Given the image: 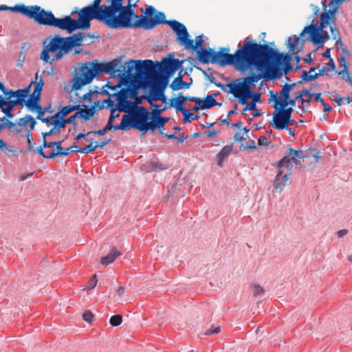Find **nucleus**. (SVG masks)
Segmentation results:
<instances>
[{
  "mask_svg": "<svg viewBox=\"0 0 352 352\" xmlns=\"http://www.w3.org/2000/svg\"><path fill=\"white\" fill-rule=\"evenodd\" d=\"M122 0H94L91 3L79 9L75 8L71 14H78L77 19L65 16V22H131L133 15L130 5L122 6Z\"/></svg>",
  "mask_w": 352,
  "mask_h": 352,
  "instance_id": "nucleus-1",
  "label": "nucleus"
},
{
  "mask_svg": "<svg viewBox=\"0 0 352 352\" xmlns=\"http://www.w3.org/2000/svg\"><path fill=\"white\" fill-rule=\"evenodd\" d=\"M256 44L257 43L247 37L242 47L239 43L238 49L233 54H229V47H220L219 51L213 50L212 64H218L221 67L233 65L243 72L248 69H252Z\"/></svg>",
  "mask_w": 352,
  "mask_h": 352,
  "instance_id": "nucleus-2",
  "label": "nucleus"
},
{
  "mask_svg": "<svg viewBox=\"0 0 352 352\" xmlns=\"http://www.w3.org/2000/svg\"><path fill=\"white\" fill-rule=\"evenodd\" d=\"M120 63L119 58H115L107 63H100L98 60H94L91 62L83 63L80 67L81 73H76L72 80V91L80 90L84 85L91 83L94 78L102 74H109L112 77L117 74L121 79L126 76V74L131 76V73L129 74L127 70L126 71L125 67L123 66L122 70L118 69Z\"/></svg>",
  "mask_w": 352,
  "mask_h": 352,
  "instance_id": "nucleus-3",
  "label": "nucleus"
},
{
  "mask_svg": "<svg viewBox=\"0 0 352 352\" xmlns=\"http://www.w3.org/2000/svg\"><path fill=\"white\" fill-rule=\"evenodd\" d=\"M291 59L289 53L280 52L268 43H257L254 67L256 71L264 72L270 63H277L282 67L284 74H286L292 69Z\"/></svg>",
  "mask_w": 352,
  "mask_h": 352,
  "instance_id": "nucleus-4",
  "label": "nucleus"
},
{
  "mask_svg": "<svg viewBox=\"0 0 352 352\" xmlns=\"http://www.w3.org/2000/svg\"><path fill=\"white\" fill-rule=\"evenodd\" d=\"M127 67V72L130 74L133 70L135 69L138 73H156L159 72L160 75L166 78H170L175 74V71L166 65L162 64L157 60H133L131 59L125 63Z\"/></svg>",
  "mask_w": 352,
  "mask_h": 352,
  "instance_id": "nucleus-5",
  "label": "nucleus"
},
{
  "mask_svg": "<svg viewBox=\"0 0 352 352\" xmlns=\"http://www.w3.org/2000/svg\"><path fill=\"white\" fill-rule=\"evenodd\" d=\"M96 111V107H85V111H76L73 115L69 117L67 119H65V116L59 115L57 116V112L55 113L56 120H52L50 122V125H55L60 131V129L65 127L67 124H72L76 125V119L80 118L85 121L89 120L95 114Z\"/></svg>",
  "mask_w": 352,
  "mask_h": 352,
  "instance_id": "nucleus-6",
  "label": "nucleus"
},
{
  "mask_svg": "<svg viewBox=\"0 0 352 352\" xmlns=\"http://www.w3.org/2000/svg\"><path fill=\"white\" fill-rule=\"evenodd\" d=\"M20 11V14L27 16L30 19H33L34 22H52L54 19V14L52 11L45 10L41 6H25L16 8Z\"/></svg>",
  "mask_w": 352,
  "mask_h": 352,
  "instance_id": "nucleus-7",
  "label": "nucleus"
},
{
  "mask_svg": "<svg viewBox=\"0 0 352 352\" xmlns=\"http://www.w3.org/2000/svg\"><path fill=\"white\" fill-rule=\"evenodd\" d=\"M318 23H310L304 28L300 34V36L303 37L306 34H308V38L306 40H309L314 44H320L324 38H329V34L327 32L324 31V28H328V25L331 23H320L319 26H317Z\"/></svg>",
  "mask_w": 352,
  "mask_h": 352,
  "instance_id": "nucleus-8",
  "label": "nucleus"
},
{
  "mask_svg": "<svg viewBox=\"0 0 352 352\" xmlns=\"http://www.w3.org/2000/svg\"><path fill=\"white\" fill-rule=\"evenodd\" d=\"M304 157L302 150L290 148L285 151L284 157L278 162L277 167L278 168H285L287 170L292 172L293 164L298 165L301 160H303Z\"/></svg>",
  "mask_w": 352,
  "mask_h": 352,
  "instance_id": "nucleus-9",
  "label": "nucleus"
},
{
  "mask_svg": "<svg viewBox=\"0 0 352 352\" xmlns=\"http://www.w3.org/2000/svg\"><path fill=\"white\" fill-rule=\"evenodd\" d=\"M116 109L120 112L128 113L129 114H134L143 116L148 110L143 106L137 105V103L129 100L117 102Z\"/></svg>",
  "mask_w": 352,
  "mask_h": 352,
  "instance_id": "nucleus-10",
  "label": "nucleus"
},
{
  "mask_svg": "<svg viewBox=\"0 0 352 352\" xmlns=\"http://www.w3.org/2000/svg\"><path fill=\"white\" fill-rule=\"evenodd\" d=\"M30 91V85L17 90L8 89L6 96H10L17 105L27 107V101Z\"/></svg>",
  "mask_w": 352,
  "mask_h": 352,
  "instance_id": "nucleus-11",
  "label": "nucleus"
},
{
  "mask_svg": "<svg viewBox=\"0 0 352 352\" xmlns=\"http://www.w3.org/2000/svg\"><path fill=\"white\" fill-rule=\"evenodd\" d=\"M138 95V89L129 85L122 87L120 90L113 93L111 96H116L117 102L127 100L128 98L136 99Z\"/></svg>",
  "mask_w": 352,
  "mask_h": 352,
  "instance_id": "nucleus-12",
  "label": "nucleus"
},
{
  "mask_svg": "<svg viewBox=\"0 0 352 352\" xmlns=\"http://www.w3.org/2000/svg\"><path fill=\"white\" fill-rule=\"evenodd\" d=\"M147 74L150 76L153 91L164 93L169 82L168 78L163 77L159 72Z\"/></svg>",
  "mask_w": 352,
  "mask_h": 352,
  "instance_id": "nucleus-13",
  "label": "nucleus"
},
{
  "mask_svg": "<svg viewBox=\"0 0 352 352\" xmlns=\"http://www.w3.org/2000/svg\"><path fill=\"white\" fill-rule=\"evenodd\" d=\"M144 11L149 22H178L177 20H167L165 14L163 12H160L156 8L151 5H145Z\"/></svg>",
  "mask_w": 352,
  "mask_h": 352,
  "instance_id": "nucleus-14",
  "label": "nucleus"
},
{
  "mask_svg": "<svg viewBox=\"0 0 352 352\" xmlns=\"http://www.w3.org/2000/svg\"><path fill=\"white\" fill-rule=\"evenodd\" d=\"M187 74L186 71H184L183 69H182L176 78L172 81V82L169 85V87L172 89L173 91H176L180 89H189L191 84L192 80L190 82H187L184 81V76Z\"/></svg>",
  "mask_w": 352,
  "mask_h": 352,
  "instance_id": "nucleus-15",
  "label": "nucleus"
},
{
  "mask_svg": "<svg viewBox=\"0 0 352 352\" xmlns=\"http://www.w3.org/2000/svg\"><path fill=\"white\" fill-rule=\"evenodd\" d=\"M252 90L248 89L238 86H235L231 91H228V94H232L241 104H245L248 99L250 98Z\"/></svg>",
  "mask_w": 352,
  "mask_h": 352,
  "instance_id": "nucleus-16",
  "label": "nucleus"
},
{
  "mask_svg": "<svg viewBox=\"0 0 352 352\" xmlns=\"http://www.w3.org/2000/svg\"><path fill=\"white\" fill-rule=\"evenodd\" d=\"M270 93L271 98L269 100V102H274V108L280 105L282 102L287 100L290 96L289 87L286 86L285 84L283 85L282 89L279 91L278 94H274L273 91H270Z\"/></svg>",
  "mask_w": 352,
  "mask_h": 352,
  "instance_id": "nucleus-17",
  "label": "nucleus"
},
{
  "mask_svg": "<svg viewBox=\"0 0 352 352\" xmlns=\"http://www.w3.org/2000/svg\"><path fill=\"white\" fill-rule=\"evenodd\" d=\"M109 28H144L145 30H152L159 23H105Z\"/></svg>",
  "mask_w": 352,
  "mask_h": 352,
  "instance_id": "nucleus-18",
  "label": "nucleus"
},
{
  "mask_svg": "<svg viewBox=\"0 0 352 352\" xmlns=\"http://www.w3.org/2000/svg\"><path fill=\"white\" fill-rule=\"evenodd\" d=\"M139 116L134 114H124L122 116L120 124L116 126L118 130L129 131L135 127Z\"/></svg>",
  "mask_w": 352,
  "mask_h": 352,
  "instance_id": "nucleus-19",
  "label": "nucleus"
},
{
  "mask_svg": "<svg viewBox=\"0 0 352 352\" xmlns=\"http://www.w3.org/2000/svg\"><path fill=\"white\" fill-rule=\"evenodd\" d=\"M274 109L275 111L273 113V118L270 122V124L276 130H283L286 129L287 116H285L280 110H278V107Z\"/></svg>",
  "mask_w": 352,
  "mask_h": 352,
  "instance_id": "nucleus-20",
  "label": "nucleus"
},
{
  "mask_svg": "<svg viewBox=\"0 0 352 352\" xmlns=\"http://www.w3.org/2000/svg\"><path fill=\"white\" fill-rule=\"evenodd\" d=\"M291 171L287 170L284 173L283 168H278V172L275 177L274 186L276 188V192H280L283 187L287 185L289 176L291 175Z\"/></svg>",
  "mask_w": 352,
  "mask_h": 352,
  "instance_id": "nucleus-21",
  "label": "nucleus"
},
{
  "mask_svg": "<svg viewBox=\"0 0 352 352\" xmlns=\"http://www.w3.org/2000/svg\"><path fill=\"white\" fill-rule=\"evenodd\" d=\"M333 0H331L330 2L329 3V9L327 10V5H326V2H327V0H324L323 2H322V7H323V9H324V12H322L320 14V22H322V15L324 13V12H329L331 9V3L333 1ZM310 9H311V15H310L309 17H308V20L309 21V22H319L318 21V14L320 12V8L319 7L316 6H314V5H311L310 6Z\"/></svg>",
  "mask_w": 352,
  "mask_h": 352,
  "instance_id": "nucleus-22",
  "label": "nucleus"
},
{
  "mask_svg": "<svg viewBox=\"0 0 352 352\" xmlns=\"http://www.w3.org/2000/svg\"><path fill=\"white\" fill-rule=\"evenodd\" d=\"M266 70L269 71V74L265 77L267 80H274L280 78L284 74L282 67L277 65V63H270L267 65Z\"/></svg>",
  "mask_w": 352,
  "mask_h": 352,
  "instance_id": "nucleus-23",
  "label": "nucleus"
},
{
  "mask_svg": "<svg viewBox=\"0 0 352 352\" xmlns=\"http://www.w3.org/2000/svg\"><path fill=\"white\" fill-rule=\"evenodd\" d=\"M197 60L204 64H212V59L213 55V49L210 47L201 48L197 50Z\"/></svg>",
  "mask_w": 352,
  "mask_h": 352,
  "instance_id": "nucleus-24",
  "label": "nucleus"
},
{
  "mask_svg": "<svg viewBox=\"0 0 352 352\" xmlns=\"http://www.w3.org/2000/svg\"><path fill=\"white\" fill-rule=\"evenodd\" d=\"M133 1V0H130L129 1V0H122V2L123 6H127L130 5L131 7V9L133 10V15L132 16L130 21L131 22H149L148 16L145 13L144 8H140V11L143 13L142 15L138 16L135 14V10H134V7H135V4L132 3Z\"/></svg>",
  "mask_w": 352,
  "mask_h": 352,
  "instance_id": "nucleus-25",
  "label": "nucleus"
},
{
  "mask_svg": "<svg viewBox=\"0 0 352 352\" xmlns=\"http://www.w3.org/2000/svg\"><path fill=\"white\" fill-rule=\"evenodd\" d=\"M184 62V60H180L178 58H174L173 54H170L168 57L162 59V64L175 71H177L182 67Z\"/></svg>",
  "mask_w": 352,
  "mask_h": 352,
  "instance_id": "nucleus-26",
  "label": "nucleus"
},
{
  "mask_svg": "<svg viewBox=\"0 0 352 352\" xmlns=\"http://www.w3.org/2000/svg\"><path fill=\"white\" fill-rule=\"evenodd\" d=\"M169 25L177 34V41L180 42L186 37H189L187 28L184 23H166Z\"/></svg>",
  "mask_w": 352,
  "mask_h": 352,
  "instance_id": "nucleus-27",
  "label": "nucleus"
},
{
  "mask_svg": "<svg viewBox=\"0 0 352 352\" xmlns=\"http://www.w3.org/2000/svg\"><path fill=\"white\" fill-rule=\"evenodd\" d=\"M150 113L148 111L145 112L142 117L139 116L138 119L135 124L134 129L140 131V132H143V134H146L148 131V126L146 122L150 120Z\"/></svg>",
  "mask_w": 352,
  "mask_h": 352,
  "instance_id": "nucleus-28",
  "label": "nucleus"
},
{
  "mask_svg": "<svg viewBox=\"0 0 352 352\" xmlns=\"http://www.w3.org/2000/svg\"><path fill=\"white\" fill-rule=\"evenodd\" d=\"M233 148V144L226 145L222 148V149L217 154L216 160L217 164L219 167L223 166V160L227 158L232 153Z\"/></svg>",
  "mask_w": 352,
  "mask_h": 352,
  "instance_id": "nucleus-29",
  "label": "nucleus"
},
{
  "mask_svg": "<svg viewBox=\"0 0 352 352\" xmlns=\"http://www.w3.org/2000/svg\"><path fill=\"white\" fill-rule=\"evenodd\" d=\"M85 107H96L95 105H85V104H74V105H68L63 107L60 111L57 112V116H67L70 113L74 111H85Z\"/></svg>",
  "mask_w": 352,
  "mask_h": 352,
  "instance_id": "nucleus-30",
  "label": "nucleus"
},
{
  "mask_svg": "<svg viewBox=\"0 0 352 352\" xmlns=\"http://www.w3.org/2000/svg\"><path fill=\"white\" fill-rule=\"evenodd\" d=\"M120 255L121 253L114 248L107 256L101 258V264L104 266H107L108 265L112 263L116 260V258Z\"/></svg>",
  "mask_w": 352,
  "mask_h": 352,
  "instance_id": "nucleus-31",
  "label": "nucleus"
},
{
  "mask_svg": "<svg viewBox=\"0 0 352 352\" xmlns=\"http://www.w3.org/2000/svg\"><path fill=\"white\" fill-rule=\"evenodd\" d=\"M16 106L17 104L10 96L0 95V108L8 109L12 111Z\"/></svg>",
  "mask_w": 352,
  "mask_h": 352,
  "instance_id": "nucleus-32",
  "label": "nucleus"
},
{
  "mask_svg": "<svg viewBox=\"0 0 352 352\" xmlns=\"http://www.w3.org/2000/svg\"><path fill=\"white\" fill-rule=\"evenodd\" d=\"M39 24L57 27L61 30H66L68 34H71L74 31L78 30L77 25H72L73 23H39Z\"/></svg>",
  "mask_w": 352,
  "mask_h": 352,
  "instance_id": "nucleus-33",
  "label": "nucleus"
},
{
  "mask_svg": "<svg viewBox=\"0 0 352 352\" xmlns=\"http://www.w3.org/2000/svg\"><path fill=\"white\" fill-rule=\"evenodd\" d=\"M41 101V96L30 94L28 96V101H27V109L30 111L34 108L40 105Z\"/></svg>",
  "mask_w": 352,
  "mask_h": 352,
  "instance_id": "nucleus-34",
  "label": "nucleus"
},
{
  "mask_svg": "<svg viewBox=\"0 0 352 352\" xmlns=\"http://www.w3.org/2000/svg\"><path fill=\"white\" fill-rule=\"evenodd\" d=\"M60 36L57 35L50 41L48 45H45L50 52H56L58 50H60Z\"/></svg>",
  "mask_w": 352,
  "mask_h": 352,
  "instance_id": "nucleus-35",
  "label": "nucleus"
},
{
  "mask_svg": "<svg viewBox=\"0 0 352 352\" xmlns=\"http://www.w3.org/2000/svg\"><path fill=\"white\" fill-rule=\"evenodd\" d=\"M148 103L151 104L152 108L151 116L152 119H155V118L161 116V113L166 110V107H164L163 109H160L158 104H154L153 103V99L151 97H148L146 98Z\"/></svg>",
  "mask_w": 352,
  "mask_h": 352,
  "instance_id": "nucleus-36",
  "label": "nucleus"
},
{
  "mask_svg": "<svg viewBox=\"0 0 352 352\" xmlns=\"http://www.w3.org/2000/svg\"><path fill=\"white\" fill-rule=\"evenodd\" d=\"M235 86H238L239 87L251 89V87L253 85L252 81L250 80L248 76L243 77L240 78H237L234 80Z\"/></svg>",
  "mask_w": 352,
  "mask_h": 352,
  "instance_id": "nucleus-37",
  "label": "nucleus"
},
{
  "mask_svg": "<svg viewBox=\"0 0 352 352\" xmlns=\"http://www.w3.org/2000/svg\"><path fill=\"white\" fill-rule=\"evenodd\" d=\"M336 67L334 62L324 64V65H323L322 67L318 70V72L316 73L317 78L324 75H328L329 72L333 71L336 69Z\"/></svg>",
  "mask_w": 352,
  "mask_h": 352,
  "instance_id": "nucleus-38",
  "label": "nucleus"
},
{
  "mask_svg": "<svg viewBox=\"0 0 352 352\" xmlns=\"http://www.w3.org/2000/svg\"><path fill=\"white\" fill-rule=\"evenodd\" d=\"M169 101L170 108L173 107L177 111H179L182 113L187 110L184 108V103H183L182 101H179L174 98L170 99Z\"/></svg>",
  "mask_w": 352,
  "mask_h": 352,
  "instance_id": "nucleus-39",
  "label": "nucleus"
},
{
  "mask_svg": "<svg viewBox=\"0 0 352 352\" xmlns=\"http://www.w3.org/2000/svg\"><path fill=\"white\" fill-rule=\"evenodd\" d=\"M30 44L27 43H24L21 46V50L20 52V55L18 59L17 67H21L23 66V63L25 60V55L28 50L30 48Z\"/></svg>",
  "mask_w": 352,
  "mask_h": 352,
  "instance_id": "nucleus-40",
  "label": "nucleus"
},
{
  "mask_svg": "<svg viewBox=\"0 0 352 352\" xmlns=\"http://www.w3.org/2000/svg\"><path fill=\"white\" fill-rule=\"evenodd\" d=\"M63 141H56V151H52L48 154V157H50L51 159L55 158L58 155L63 156V154L66 153V152H63L64 148L61 146Z\"/></svg>",
  "mask_w": 352,
  "mask_h": 352,
  "instance_id": "nucleus-41",
  "label": "nucleus"
},
{
  "mask_svg": "<svg viewBox=\"0 0 352 352\" xmlns=\"http://www.w3.org/2000/svg\"><path fill=\"white\" fill-rule=\"evenodd\" d=\"M149 168L151 171H160L168 168L167 165L162 164L158 160H151L149 162Z\"/></svg>",
  "mask_w": 352,
  "mask_h": 352,
  "instance_id": "nucleus-42",
  "label": "nucleus"
},
{
  "mask_svg": "<svg viewBox=\"0 0 352 352\" xmlns=\"http://www.w3.org/2000/svg\"><path fill=\"white\" fill-rule=\"evenodd\" d=\"M217 100L213 96L207 95L203 100V109H208L216 106Z\"/></svg>",
  "mask_w": 352,
  "mask_h": 352,
  "instance_id": "nucleus-43",
  "label": "nucleus"
},
{
  "mask_svg": "<svg viewBox=\"0 0 352 352\" xmlns=\"http://www.w3.org/2000/svg\"><path fill=\"white\" fill-rule=\"evenodd\" d=\"M60 49L65 53L68 52L73 48V44H71L68 37L63 38L60 36Z\"/></svg>",
  "mask_w": 352,
  "mask_h": 352,
  "instance_id": "nucleus-44",
  "label": "nucleus"
},
{
  "mask_svg": "<svg viewBox=\"0 0 352 352\" xmlns=\"http://www.w3.org/2000/svg\"><path fill=\"white\" fill-rule=\"evenodd\" d=\"M317 79V76L314 74H309L307 71L304 70L301 75V80L298 82V84L312 81Z\"/></svg>",
  "mask_w": 352,
  "mask_h": 352,
  "instance_id": "nucleus-45",
  "label": "nucleus"
},
{
  "mask_svg": "<svg viewBox=\"0 0 352 352\" xmlns=\"http://www.w3.org/2000/svg\"><path fill=\"white\" fill-rule=\"evenodd\" d=\"M97 148L96 144L94 145L93 140H90V144L87 146H86L84 148H79L78 149H76L77 152H80L85 154H88L94 151H95Z\"/></svg>",
  "mask_w": 352,
  "mask_h": 352,
  "instance_id": "nucleus-46",
  "label": "nucleus"
},
{
  "mask_svg": "<svg viewBox=\"0 0 352 352\" xmlns=\"http://www.w3.org/2000/svg\"><path fill=\"white\" fill-rule=\"evenodd\" d=\"M321 96H322L321 93H316L315 101L319 102L321 103V104L324 107V109H323L324 113H326L330 112L331 111L332 108L324 101V100L322 98Z\"/></svg>",
  "mask_w": 352,
  "mask_h": 352,
  "instance_id": "nucleus-47",
  "label": "nucleus"
},
{
  "mask_svg": "<svg viewBox=\"0 0 352 352\" xmlns=\"http://www.w3.org/2000/svg\"><path fill=\"white\" fill-rule=\"evenodd\" d=\"M30 111L36 112L37 113L36 119H41L46 112H52L47 107H42L41 105L30 110Z\"/></svg>",
  "mask_w": 352,
  "mask_h": 352,
  "instance_id": "nucleus-48",
  "label": "nucleus"
},
{
  "mask_svg": "<svg viewBox=\"0 0 352 352\" xmlns=\"http://www.w3.org/2000/svg\"><path fill=\"white\" fill-rule=\"evenodd\" d=\"M215 86L221 89V90H223V91L228 94V91H231L232 89H234L235 87V84H234V81L227 83L226 85H224L221 82H216Z\"/></svg>",
  "mask_w": 352,
  "mask_h": 352,
  "instance_id": "nucleus-49",
  "label": "nucleus"
},
{
  "mask_svg": "<svg viewBox=\"0 0 352 352\" xmlns=\"http://www.w3.org/2000/svg\"><path fill=\"white\" fill-rule=\"evenodd\" d=\"M181 45H184L188 50H192L195 51V43L194 41L190 39L189 37H186L184 40L179 42Z\"/></svg>",
  "mask_w": 352,
  "mask_h": 352,
  "instance_id": "nucleus-50",
  "label": "nucleus"
},
{
  "mask_svg": "<svg viewBox=\"0 0 352 352\" xmlns=\"http://www.w3.org/2000/svg\"><path fill=\"white\" fill-rule=\"evenodd\" d=\"M122 321V317L121 315H113L110 318L109 323L113 327H118L119 326Z\"/></svg>",
  "mask_w": 352,
  "mask_h": 352,
  "instance_id": "nucleus-51",
  "label": "nucleus"
},
{
  "mask_svg": "<svg viewBox=\"0 0 352 352\" xmlns=\"http://www.w3.org/2000/svg\"><path fill=\"white\" fill-rule=\"evenodd\" d=\"M104 104H106L107 107L109 108L110 109L116 108L115 102L113 100H111V98L109 97L107 99H104L102 102V104L98 106L99 109H104Z\"/></svg>",
  "mask_w": 352,
  "mask_h": 352,
  "instance_id": "nucleus-52",
  "label": "nucleus"
},
{
  "mask_svg": "<svg viewBox=\"0 0 352 352\" xmlns=\"http://www.w3.org/2000/svg\"><path fill=\"white\" fill-rule=\"evenodd\" d=\"M52 128L47 132H43L41 133L42 138L46 139L47 136L52 135H59L60 133V131L59 129L55 126V125H51Z\"/></svg>",
  "mask_w": 352,
  "mask_h": 352,
  "instance_id": "nucleus-53",
  "label": "nucleus"
},
{
  "mask_svg": "<svg viewBox=\"0 0 352 352\" xmlns=\"http://www.w3.org/2000/svg\"><path fill=\"white\" fill-rule=\"evenodd\" d=\"M263 72H261V73H260V74H256V73L252 72L250 74L248 77L254 85H255V83H256L259 80H261L263 77Z\"/></svg>",
  "mask_w": 352,
  "mask_h": 352,
  "instance_id": "nucleus-54",
  "label": "nucleus"
},
{
  "mask_svg": "<svg viewBox=\"0 0 352 352\" xmlns=\"http://www.w3.org/2000/svg\"><path fill=\"white\" fill-rule=\"evenodd\" d=\"M153 100L157 101L161 100L162 102L165 103L166 102V97L164 95V93L161 92H155L154 91V94L153 96H150Z\"/></svg>",
  "mask_w": 352,
  "mask_h": 352,
  "instance_id": "nucleus-55",
  "label": "nucleus"
},
{
  "mask_svg": "<svg viewBox=\"0 0 352 352\" xmlns=\"http://www.w3.org/2000/svg\"><path fill=\"white\" fill-rule=\"evenodd\" d=\"M49 52H50V51L45 46H44L43 50L41 54V59L45 63H52V60H50V57Z\"/></svg>",
  "mask_w": 352,
  "mask_h": 352,
  "instance_id": "nucleus-56",
  "label": "nucleus"
},
{
  "mask_svg": "<svg viewBox=\"0 0 352 352\" xmlns=\"http://www.w3.org/2000/svg\"><path fill=\"white\" fill-rule=\"evenodd\" d=\"M299 40H300V38L297 37L296 36H295V38H294V40L293 43H291L289 42L290 41V38L289 37L288 38V39H287V46H288L289 50L290 52H294L295 51V50L296 49L297 45L298 44Z\"/></svg>",
  "mask_w": 352,
  "mask_h": 352,
  "instance_id": "nucleus-57",
  "label": "nucleus"
},
{
  "mask_svg": "<svg viewBox=\"0 0 352 352\" xmlns=\"http://www.w3.org/2000/svg\"><path fill=\"white\" fill-rule=\"evenodd\" d=\"M169 119L170 118L168 117H163L162 116H159L158 117L155 118V120L157 122L159 129H161L164 128V125L166 124V122H168Z\"/></svg>",
  "mask_w": 352,
  "mask_h": 352,
  "instance_id": "nucleus-58",
  "label": "nucleus"
},
{
  "mask_svg": "<svg viewBox=\"0 0 352 352\" xmlns=\"http://www.w3.org/2000/svg\"><path fill=\"white\" fill-rule=\"evenodd\" d=\"M22 6H24V4H16L14 6H12V7H9V6H5V5H1V6H0V10L1 11L11 10V11L14 12L20 13V11L19 10H17L16 8H19V7H22Z\"/></svg>",
  "mask_w": 352,
  "mask_h": 352,
  "instance_id": "nucleus-59",
  "label": "nucleus"
},
{
  "mask_svg": "<svg viewBox=\"0 0 352 352\" xmlns=\"http://www.w3.org/2000/svg\"><path fill=\"white\" fill-rule=\"evenodd\" d=\"M252 289H253V296L255 297L261 296L264 294L265 291H264L263 288L261 287L258 285H254L252 287Z\"/></svg>",
  "mask_w": 352,
  "mask_h": 352,
  "instance_id": "nucleus-60",
  "label": "nucleus"
},
{
  "mask_svg": "<svg viewBox=\"0 0 352 352\" xmlns=\"http://www.w3.org/2000/svg\"><path fill=\"white\" fill-rule=\"evenodd\" d=\"M72 38L77 41L78 46L80 45L81 42H82L84 40H86V36L81 32L74 34L72 36Z\"/></svg>",
  "mask_w": 352,
  "mask_h": 352,
  "instance_id": "nucleus-61",
  "label": "nucleus"
},
{
  "mask_svg": "<svg viewBox=\"0 0 352 352\" xmlns=\"http://www.w3.org/2000/svg\"><path fill=\"white\" fill-rule=\"evenodd\" d=\"M184 116V123H190L192 120V113L190 110H186L182 113Z\"/></svg>",
  "mask_w": 352,
  "mask_h": 352,
  "instance_id": "nucleus-62",
  "label": "nucleus"
},
{
  "mask_svg": "<svg viewBox=\"0 0 352 352\" xmlns=\"http://www.w3.org/2000/svg\"><path fill=\"white\" fill-rule=\"evenodd\" d=\"M78 145L74 142L70 147L64 148L63 152L66 153L63 154V156H68L72 152H77L76 149H78Z\"/></svg>",
  "mask_w": 352,
  "mask_h": 352,
  "instance_id": "nucleus-63",
  "label": "nucleus"
},
{
  "mask_svg": "<svg viewBox=\"0 0 352 352\" xmlns=\"http://www.w3.org/2000/svg\"><path fill=\"white\" fill-rule=\"evenodd\" d=\"M278 110H280L285 116H292V113L294 112L293 107H280V105L278 106Z\"/></svg>",
  "mask_w": 352,
  "mask_h": 352,
  "instance_id": "nucleus-64",
  "label": "nucleus"
}]
</instances>
